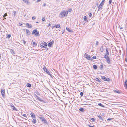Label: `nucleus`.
<instances>
[{"label":"nucleus","instance_id":"13d9d810","mask_svg":"<svg viewBox=\"0 0 127 127\" xmlns=\"http://www.w3.org/2000/svg\"><path fill=\"white\" fill-rule=\"evenodd\" d=\"M23 43L24 44H25L26 43V42L25 41H23Z\"/></svg>","mask_w":127,"mask_h":127},{"label":"nucleus","instance_id":"4d7b16f0","mask_svg":"<svg viewBox=\"0 0 127 127\" xmlns=\"http://www.w3.org/2000/svg\"><path fill=\"white\" fill-rule=\"evenodd\" d=\"M71 11V9H69V12H70Z\"/></svg>","mask_w":127,"mask_h":127},{"label":"nucleus","instance_id":"603ef678","mask_svg":"<svg viewBox=\"0 0 127 127\" xmlns=\"http://www.w3.org/2000/svg\"><path fill=\"white\" fill-rule=\"evenodd\" d=\"M125 61L126 62H127V58H125Z\"/></svg>","mask_w":127,"mask_h":127},{"label":"nucleus","instance_id":"052dcab7","mask_svg":"<svg viewBox=\"0 0 127 127\" xmlns=\"http://www.w3.org/2000/svg\"><path fill=\"white\" fill-rule=\"evenodd\" d=\"M48 26H51V24L50 23H49L48 25Z\"/></svg>","mask_w":127,"mask_h":127},{"label":"nucleus","instance_id":"6ab92c4d","mask_svg":"<svg viewBox=\"0 0 127 127\" xmlns=\"http://www.w3.org/2000/svg\"><path fill=\"white\" fill-rule=\"evenodd\" d=\"M93 68L95 69H96L97 68V66L95 65H93Z\"/></svg>","mask_w":127,"mask_h":127},{"label":"nucleus","instance_id":"39448f33","mask_svg":"<svg viewBox=\"0 0 127 127\" xmlns=\"http://www.w3.org/2000/svg\"><path fill=\"white\" fill-rule=\"evenodd\" d=\"M32 34H34L35 36H37L39 34V32L37 31L36 29H35L32 31Z\"/></svg>","mask_w":127,"mask_h":127},{"label":"nucleus","instance_id":"58836bf2","mask_svg":"<svg viewBox=\"0 0 127 127\" xmlns=\"http://www.w3.org/2000/svg\"><path fill=\"white\" fill-rule=\"evenodd\" d=\"M11 35H10V34H9L8 35V36H7V37L8 38H9L10 37H11Z\"/></svg>","mask_w":127,"mask_h":127},{"label":"nucleus","instance_id":"4be33fe9","mask_svg":"<svg viewBox=\"0 0 127 127\" xmlns=\"http://www.w3.org/2000/svg\"><path fill=\"white\" fill-rule=\"evenodd\" d=\"M26 85L27 87H29L30 88V87H31V84H30L28 83H27Z\"/></svg>","mask_w":127,"mask_h":127},{"label":"nucleus","instance_id":"338daca9","mask_svg":"<svg viewBox=\"0 0 127 127\" xmlns=\"http://www.w3.org/2000/svg\"><path fill=\"white\" fill-rule=\"evenodd\" d=\"M63 33H64V32H63V33H62V34H63Z\"/></svg>","mask_w":127,"mask_h":127},{"label":"nucleus","instance_id":"f3484780","mask_svg":"<svg viewBox=\"0 0 127 127\" xmlns=\"http://www.w3.org/2000/svg\"><path fill=\"white\" fill-rule=\"evenodd\" d=\"M22 1L24 3H26L27 4H29L30 3L28 1L26 0H22Z\"/></svg>","mask_w":127,"mask_h":127},{"label":"nucleus","instance_id":"72a5a7b5","mask_svg":"<svg viewBox=\"0 0 127 127\" xmlns=\"http://www.w3.org/2000/svg\"><path fill=\"white\" fill-rule=\"evenodd\" d=\"M84 20L85 21H87V17L86 16H84Z\"/></svg>","mask_w":127,"mask_h":127},{"label":"nucleus","instance_id":"09e8293b","mask_svg":"<svg viewBox=\"0 0 127 127\" xmlns=\"http://www.w3.org/2000/svg\"><path fill=\"white\" fill-rule=\"evenodd\" d=\"M41 0H37L36 1L37 2H38L40 1Z\"/></svg>","mask_w":127,"mask_h":127},{"label":"nucleus","instance_id":"f03ea898","mask_svg":"<svg viewBox=\"0 0 127 127\" xmlns=\"http://www.w3.org/2000/svg\"><path fill=\"white\" fill-rule=\"evenodd\" d=\"M43 69L44 71L46 72L47 74L49 75L51 77H52V75L51 74L50 72L47 70L45 66H44Z\"/></svg>","mask_w":127,"mask_h":127},{"label":"nucleus","instance_id":"393cba45","mask_svg":"<svg viewBox=\"0 0 127 127\" xmlns=\"http://www.w3.org/2000/svg\"><path fill=\"white\" fill-rule=\"evenodd\" d=\"M36 122V120L35 119H33L32 120V122L34 124H35Z\"/></svg>","mask_w":127,"mask_h":127},{"label":"nucleus","instance_id":"ddd939ff","mask_svg":"<svg viewBox=\"0 0 127 127\" xmlns=\"http://www.w3.org/2000/svg\"><path fill=\"white\" fill-rule=\"evenodd\" d=\"M11 108L13 110L16 111H18L17 109L16 108L13 106V104L11 105Z\"/></svg>","mask_w":127,"mask_h":127},{"label":"nucleus","instance_id":"f257e3e1","mask_svg":"<svg viewBox=\"0 0 127 127\" xmlns=\"http://www.w3.org/2000/svg\"><path fill=\"white\" fill-rule=\"evenodd\" d=\"M68 13V11H62L60 14L59 16L61 18L63 17H64L66 16L67 15Z\"/></svg>","mask_w":127,"mask_h":127},{"label":"nucleus","instance_id":"0e129e2a","mask_svg":"<svg viewBox=\"0 0 127 127\" xmlns=\"http://www.w3.org/2000/svg\"><path fill=\"white\" fill-rule=\"evenodd\" d=\"M90 127H94L93 126H91Z\"/></svg>","mask_w":127,"mask_h":127},{"label":"nucleus","instance_id":"423d86ee","mask_svg":"<svg viewBox=\"0 0 127 127\" xmlns=\"http://www.w3.org/2000/svg\"><path fill=\"white\" fill-rule=\"evenodd\" d=\"M104 57L106 60L107 62L109 64H110L111 63V60L109 57L108 56L106 57L105 56H104Z\"/></svg>","mask_w":127,"mask_h":127},{"label":"nucleus","instance_id":"5701e85b","mask_svg":"<svg viewBox=\"0 0 127 127\" xmlns=\"http://www.w3.org/2000/svg\"><path fill=\"white\" fill-rule=\"evenodd\" d=\"M101 78L104 81H105L106 78L104 76H102L101 77Z\"/></svg>","mask_w":127,"mask_h":127},{"label":"nucleus","instance_id":"9b49d317","mask_svg":"<svg viewBox=\"0 0 127 127\" xmlns=\"http://www.w3.org/2000/svg\"><path fill=\"white\" fill-rule=\"evenodd\" d=\"M30 115H31L32 117V118H35V116L33 113H31L30 114Z\"/></svg>","mask_w":127,"mask_h":127},{"label":"nucleus","instance_id":"7c9ffc66","mask_svg":"<svg viewBox=\"0 0 127 127\" xmlns=\"http://www.w3.org/2000/svg\"><path fill=\"white\" fill-rule=\"evenodd\" d=\"M105 81H110V79H109V78H106V79H105Z\"/></svg>","mask_w":127,"mask_h":127},{"label":"nucleus","instance_id":"a211bd4d","mask_svg":"<svg viewBox=\"0 0 127 127\" xmlns=\"http://www.w3.org/2000/svg\"><path fill=\"white\" fill-rule=\"evenodd\" d=\"M10 52L12 54H13V55H14L15 54V52L13 50L11 49V50Z\"/></svg>","mask_w":127,"mask_h":127},{"label":"nucleus","instance_id":"473e14b6","mask_svg":"<svg viewBox=\"0 0 127 127\" xmlns=\"http://www.w3.org/2000/svg\"><path fill=\"white\" fill-rule=\"evenodd\" d=\"M98 117H99V118H100V119L101 120H103V118H102V117H101L100 115H98Z\"/></svg>","mask_w":127,"mask_h":127},{"label":"nucleus","instance_id":"a19ab883","mask_svg":"<svg viewBox=\"0 0 127 127\" xmlns=\"http://www.w3.org/2000/svg\"><path fill=\"white\" fill-rule=\"evenodd\" d=\"M89 15L90 17H91L92 15V13H89Z\"/></svg>","mask_w":127,"mask_h":127},{"label":"nucleus","instance_id":"6e6552de","mask_svg":"<svg viewBox=\"0 0 127 127\" xmlns=\"http://www.w3.org/2000/svg\"><path fill=\"white\" fill-rule=\"evenodd\" d=\"M103 3H101L98 7V11L101 10L103 6Z\"/></svg>","mask_w":127,"mask_h":127},{"label":"nucleus","instance_id":"2eb2a0df","mask_svg":"<svg viewBox=\"0 0 127 127\" xmlns=\"http://www.w3.org/2000/svg\"><path fill=\"white\" fill-rule=\"evenodd\" d=\"M37 99L40 101H41V102H44V101L42 99L40 98L38 96H37Z\"/></svg>","mask_w":127,"mask_h":127},{"label":"nucleus","instance_id":"aec40b11","mask_svg":"<svg viewBox=\"0 0 127 127\" xmlns=\"http://www.w3.org/2000/svg\"><path fill=\"white\" fill-rule=\"evenodd\" d=\"M60 26V25L59 24H58L55 26V27L56 28H59Z\"/></svg>","mask_w":127,"mask_h":127},{"label":"nucleus","instance_id":"2f4dec72","mask_svg":"<svg viewBox=\"0 0 127 127\" xmlns=\"http://www.w3.org/2000/svg\"><path fill=\"white\" fill-rule=\"evenodd\" d=\"M79 110L82 112H83L84 111V109L82 108H81L79 109Z\"/></svg>","mask_w":127,"mask_h":127},{"label":"nucleus","instance_id":"69168bd1","mask_svg":"<svg viewBox=\"0 0 127 127\" xmlns=\"http://www.w3.org/2000/svg\"><path fill=\"white\" fill-rule=\"evenodd\" d=\"M98 3H97V5L98 6Z\"/></svg>","mask_w":127,"mask_h":127},{"label":"nucleus","instance_id":"e433bc0d","mask_svg":"<svg viewBox=\"0 0 127 127\" xmlns=\"http://www.w3.org/2000/svg\"><path fill=\"white\" fill-rule=\"evenodd\" d=\"M92 58V59H96V57L95 56H93L92 58Z\"/></svg>","mask_w":127,"mask_h":127},{"label":"nucleus","instance_id":"5fc2aeb1","mask_svg":"<svg viewBox=\"0 0 127 127\" xmlns=\"http://www.w3.org/2000/svg\"><path fill=\"white\" fill-rule=\"evenodd\" d=\"M100 67L102 68L103 67V66L102 65Z\"/></svg>","mask_w":127,"mask_h":127},{"label":"nucleus","instance_id":"de8ad7c7","mask_svg":"<svg viewBox=\"0 0 127 127\" xmlns=\"http://www.w3.org/2000/svg\"><path fill=\"white\" fill-rule=\"evenodd\" d=\"M98 43H99L98 42V41H97L96 42V45H98Z\"/></svg>","mask_w":127,"mask_h":127},{"label":"nucleus","instance_id":"79ce46f5","mask_svg":"<svg viewBox=\"0 0 127 127\" xmlns=\"http://www.w3.org/2000/svg\"><path fill=\"white\" fill-rule=\"evenodd\" d=\"M45 20V17H42V20L43 21H44Z\"/></svg>","mask_w":127,"mask_h":127},{"label":"nucleus","instance_id":"bb28decb","mask_svg":"<svg viewBox=\"0 0 127 127\" xmlns=\"http://www.w3.org/2000/svg\"><path fill=\"white\" fill-rule=\"evenodd\" d=\"M114 91L115 92H116V93H120V92L119 90H114Z\"/></svg>","mask_w":127,"mask_h":127},{"label":"nucleus","instance_id":"c85d7f7f","mask_svg":"<svg viewBox=\"0 0 127 127\" xmlns=\"http://www.w3.org/2000/svg\"><path fill=\"white\" fill-rule=\"evenodd\" d=\"M95 80H96V81H98L99 82H101L97 78H96Z\"/></svg>","mask_w":127,"mask_h":127},{"label":"nucleus","instance_id":"3c124183","mask_svg":"<svg viewBox=\"0 0 127 127\" xmlns=\"http://www.w3.org/2000/svg\"><path fill=\"white\" fill-rule=\"evenodd\" d=\"M112 119L111 118H108V119L107 120L108 121V120H111Z\"/></svg>","mask_w":127,"mask_h":127},{"label":"nucleus","instance_id":"f8f14e48","mask_svg":"<svg viewBox=\"0 0 127 127\" xmlns=\"http://www.w3.org/2000/svg\"><path fill=\"white\" fill-rule=\"evenodd\" d=\"M26 25L28 28H31L32 27V26L31 24H29L28 23H27L26 24Z\"/></svg>","mask_w":127,"mask_h":127},{"label":"nucleus","instance_id":"6e6d98bb","mask_svg":"<svg viewBox=\"0 0 127 127\" xmlns=\"http://www.w3.org/2000/svg\"><path fill=\"white\" fill-rule=\"evenodd\" d=\"M46 5V3H45L43 4V6H45Z\"/></svg>","mask_w":127,"mask_h":127},{"label":"nucleus","instance_id":"864d4df0","mask_svg":"<svg viewBox=\"0 0 127 127\" xmlns=\"http://www.w3.org/2000/svg\"><path fill=\"white\" fill-rule=\"evenodd\" d=\"M23 25L22 24H21L20 23H19V25L20 26H22Z\"/></svg>","mask_w":127,"mask_h":127},{"label":"nucleus","instance_id":"9d476101","mask_svg":"<svg viewBox=\"0 0 127 127\" xmlns=\"http://www.w3.org/2000/svg\"><path fill=\"white\" fill-rule=\"evenodd\" d=\"M41 44L43 45L44 46L46 47L47 45V43L46 42H45L43 41H41Z\"/></svg>","mask_w":127,"mask_h":127},{"label":"nucleus","instance_id":"a18cd8bd","mask_svg":"<svg viewBox=\"0 0 127 127\" xmlns=\"http://www.w3.org/2000/svg\"><path fill=\"white\" fill-rule=\"evenodd\" d=\"M105 0H103L101 2L103 3V5L104 4V3L105 2Z\"/></svg>","mask_w":127,"mask_h":127},{"label":"nucleus","instance_id":"20e7f679","mask_svg":"<svg viewBox=\"0 0 127 127\" xmlns=\"http://www.w3.org/2000/svg\"><path fill=\"white\" fill-rule=\"evenodd\" d=\"M85 57L88 60H90L92 61L93 60V59H92V58H91V56H90L88 55L87 54H86V53H85Z\"/></svg>","mask_w":127,"mask_h":127},{"label":"nucleus","instance_id":"e2e57ef3","mask_svg":"<svg viewBox=\"0 0 127 127\" xmlns=\"http://www.w3.org/2000/svg\"><path fill=\"white\" fill-rule=\"evenodd\" d=\"M88 126L89 127H90L91 126H90V125H88Z\"/></svg>","mask_w":127,"mask_h":127},{"label":"nucleus","instance_id":"bf43d9fd","mask_svg":"<svg viewBox=\"0 0 127 127\" xmlns=\"http://www.w3.org/2000/svg\"><path fill=\"white\" fill-rule=\"evenodd\" d=\"M55 27V26H53L52 27V28H54Z\"/></svg>","mask_w":127,"mask_h":127},{"label":"nucleus","instance_id":"49530a36","mask_svg":"<svg viewBox=\"0 0 127 127\" xmlns=\"http://www.w3.org/2000/svg\"><path fill=\"white\" fill-rule=\"evenodd\" d=\"M7 16V14L6 13L4 14V17L6 16Z\"/></svg>","mask_w":127,"mask_h":127},{"label":"nucleus","instance_id":"680f3d73","mask_svg":"<svg viewBox=\"0 0 127 127\" xmlns=\"http://www.w3.org/2000/svg\"><path fill=\"white\" fill-rule=\"evenodd\" d=\"M123 28L122 27H121L120 28V29H123Z\"/></svg>","mask_w":127,"mask_h":127},{"label":"nucleus","instance_id":"4468645a","mask_svg":"<svg viewBox=\"0 0 127 127\" xmlns=\"http://www.w3.org/2000/svg\"><path fill=\"white\" fill-rule=\"evenodd\" d=\"M66 30L70 32H73V31L72 30H70L68 28L66 27Z\"/></svg>","mask_w":127,"mask_h":127},{"label":"nucleus","instance_id":"cd10ccee","mask_svg":"<svg viewBox=\"0 0 127 127\" xmlns=\"http://www.w3.org/2000/svg\"><path fill=\"white\" fill-rule=\"evenodd\" d=\"M33 46H35L37 45V44L35 42H33Z\"/></svg>","mask_w":127,"mask_h":127},{"label":"nucleus","instance_id":"4c0bfd02","mask_svg":"<svg viewBox=\"0 0 127 127\" xmlns=\"http://www.w3.org/2000/svg\"><path fill=\"white\" fill-rule=\"evenodd\" d=\"M16 12L15 11H14L13 12V15L14 17H15L16 16Z\"/></svg>","mask_w":127,"mask_h":127},{"label":"nucleus","instance_id":"37998d69","mask_svg":"<svg viewBox=\"0 0 127 127\" xmlns=\"http://www.w3.org/2000/svg\"><path fill=\"white\" fill-rule=\"evenodd\" d=\"M112 0H110L109 1V4H111V3H112Z\"/></svg>","mask_w":127,"mask_h":127},{"label":"nucleus","instance_id":"c756f323","mask_svg":"<svg viewBox=\"0 0 127 127\" xmlns=\"http://www.w3.org/2000/svg\"><path fill=\"white\" fill-rule=\"evenodd\" d=\"M100 50H101L102 52L103 51L104 49L103 48L102 46L101 48H100Z\"/></svg>","mask_w":127,"mask_h":127},{"label":"nucleus","instance_id":"7ed1b4c3","mask_svg":"<svg viewBox=\"0 0 127 127\" xmlns=\"http://www.w3.org/2000/svg\"><path fill=\"white\" fill-rule=\"evenodd\" d=\"M39 117L40 119L41 120V121L43 122V123L45 124H47V122L46 120L43 117L42 115H40L39 116Z\"/></svg>","mask_w":127,"mask_h":127},{"label":"nucleus","instance_id":"a878e982","mask_svg":"<svg viewBox=\"0 0 127 127\" xmlns=\"http://www.w3.org/2000/svg\"><path fill=\"white\" fill-rule=\"evenodd\" d=\"M40 47H41L42 48H46V47L44 45H42L41 44H40Z\"/></svg>","mask_w":127,"mask_h":127},{"label":"nucleus","instance_id":"c9c22d12","mask_svg":"<svg viewBox=\"0 0 127 127\" xmlns=\"http://www.w3.org/2000/svg\"><path fill=\"white\" fill-rule=\"evenodd\" d=\"M90 119H91V120H92L93 122H95V119L94 118H91Z\"/></svg>","mask_w":127,"mask_h":127},{"label":"nucleus","instance_id":"774afa93","mask_svg":"<svg viewBox=\"0 0 127 127\" xmlns=\"http://www.w3.org/2000/svg\"><path fill=\"white\" fill-rule=\"evenodd\" d=\"M63 33H64V32H63V33H62V34H63Z\"/></svg>","mask_w":127,"mask_h":127},{"label":"nucleus","instance_id":"ea45409f","mask_svg":"<svg viewBox=\"0 0 127 127\" xmlns=\"http://www.w3.org/2000/svg\"><path fill=\"white\" fill-rule=\"evenodd\" d=\"M83 93L82 92H80V95L81 97L83 96Z\"/></svg>","mask_w":127,"mask_h":127},{"label":"nucleus","instance_id":"f704fd0d","mask_svg":"<svg viewBox=\"0 0 127 127\" xmlns=\"http://www.w3.org/2000/svg\"><path fill=\"white\" fill-rule=\"evenodd\" d=\"M125 83L126 87L127 88V80H126L125 82Z\"/></svg>","mask_w":127,"mask_h":127},{"label":"nucleus","instance_id":"dca6fc26","mask_svg":"<svg viewBox=\"0 0 127 127\" xmlns=\"http://www.w3.org/2000/svg\"><path fill=\"white\" fill-rule=\"evenodd\" d=\"M53 42H49L48 44V46H49V47H51V45L53 44Z\"/></svg>","mask_w":127,"mask_h":127},{"label":"nucleus","instance_id":"c03bdc74","mask_svg":"<svg viewBox=\"0 0 127 127\" xmlns=\"http://www.w3.org/2000/svg\"><path fill=\"white\" fill-rule=\"evenodd\" d=\"M36 18V17L35 16H33L32 17V19L33 20L35 19Z\"/></svg>","mask_w":127,"mask_h":127},{"label":"nucleus","instance_id":"8fccbe9b","mask_svg":"<svg viewBox=\"0 0 127 127\" xmlns=\"http://www.w3.org/2000/svg\"><path fill=\"white\" fill-rule=\"evenodd\" d=\"M23 116L24 117H25L26 116V114H23Z\"/></svg>","mask_w":127,"mask_h":127},{"label":"nucleus","instance_id":"b1692460","mask_svg":"<svg viewBox=\"0 0 127 127\" xmlns=\"http://www.w3.org/2000/svg\"><path fill=\"white\" fill-rule=\"evenodd\" d=\"M98 105L100 106H101V107H104V105H103V104L100 103H98Z\"/></svg>","mask_w":127,"mask_h":127},{"label":"nucleus","instance_id":"412c9836","mask_svg":"<svg viewBox=\"0 0 127 127\" xmlns=\"http://www.w3.org/2000/svg\"><path fill=\"white\" fill-rule=\"evenodd\" d=\"M26 34L27 35H28L30 34V31L29 30L26 29Z\"/></svg>","mask_w":127,"mask_h":127},{"label":"nucleus","instance_id":"0eeeda50","mask_svg":"<svg viewBox=\"0 0 127 127\" xmlns=\"http://www.w3.org/2000/svg\"><path fill=\"white\" fill-rule=\"evenodd\" d=\"M106 53L105 54L104 56H106V57H108L109 55V49L108 48H106Z\"/></svg>","mask_w":127,"mask_h":127},{"label":"nucleus","instance_id":"1a4fd4ad","mask_svg":"<svg viewBox=\"0 0 127 127\" xmlns=\"http://www.w3.org/2000/svg\"><path fill=\"white\" fill-rule=\"evenodd\" d=\"M1 93L3 97L4 96L5 94V93L4 91V89H2L1 90Z\"/></svg>","mask_w":127,"mask_h":127}]
</instances>
